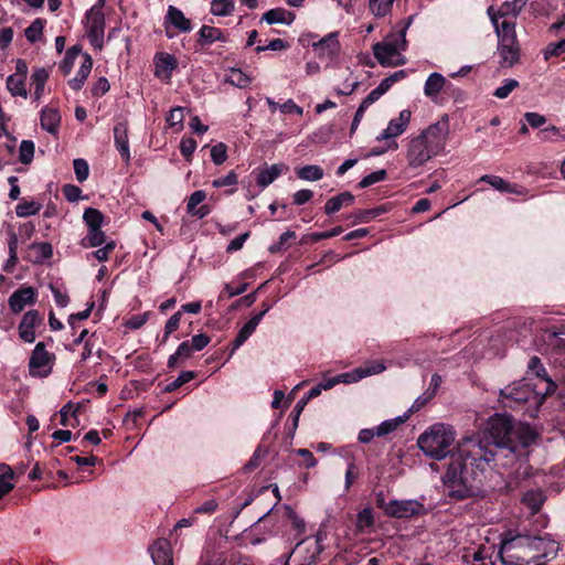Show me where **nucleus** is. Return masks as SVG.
Returning a JSON list of instances; mask_svg holds the SVG:
<instances>
[{
  "label": "nucleus",
  "mask_w": 565,
  "mask_h": 565,
  "mask_svg": "<svg viewBox=\"0 0 565 565\" xmlns=\"http://www.w3.org/2000/svg\"><path fill=\"white\" fill-rule=\"evenodd\" d=\"M491 441L467 437L452 454L451 463L443 476V484L448 494L456 499L473 495L482 476L493 467L497 459H508L503 466L519 461L524 465L525 449L536 439V433L527 424H515L497 415L489 423Z\"/></svg>",
  "instance_id": "obj_1"
},
{
  "label": "nucleus",
  "mask_w": 565,
  "mask_h": 565,
  "mask_svg": "<svg viewBox=\"0 0 565 565\" xmlns=\"http://www.w3.org/2000/svg\"><path fill=\"white\" fill-rule=\"evenodd\" d=\"M449 134V117L448 115H443L436 122L430 124L418 135L408 137L405 153L407 167L416 170L444 152Z\"/></svg>",
  "instance_id": "obj_2"
},
{
  "label": "nucleus",
  "mask_w": 565,
  "mask_h": 565,
  "mask_svg": "<svg viewBox=\"0 0 565 565\" xmlns=\"http://www.w3.org/2000/svg\"><path fill=\"white\" fill-rule=\"evenodd\" d=\"M543 543L544 539L542 537L507 533L501 542V559L507 565H527L532 561L555 554L558 551V544L550 540L547 550L537 554L536 552L541 550Z\"/></svg>",
  "instance_id": "obj_3"
},
{
  "label": "nucleus",
  "mask_w": 565,
  "mask_h": 565,
  "mask_svg": "<svg viewBox=\"0 0 565 565\" xmlns=\"http://www.w3.org/2000/svg\"><path fill=\"white\" fill-rule=\"evenodd\" d=\"M555 384L550 379H543L539 383L532 379H523L513 382L500 391L502 403L505 407L514 408L522 404L530 405L533 415L543 403L546 395L553 393Z\"/></svg>",
  "instance_id": "obj_4"
},
{
  "label": "nucleus",
  "mask_w": 565,
  "mask_h": 565,
  "mask_svg": "<svg viewBox=\"0 0 565 565\" xmlns=\"http://www.w3.org/2000/svg\"><path fill=\"white\" fill-rule=\"evenodd\" d=\"M456 438V433L451 426L437 423L429 426L424 433H422L417 439V446L424 452L425 456L430 457L435 460H443L448 455L452 457V454L457 450L459 444L465 439L462 438L451 451L450 447ZM452 460V458H450ZM451 463V461H449ZM450 466V465H448ZM449 468V467H447ZM448 469H446L447 471Z\"/></svg>",
  "instance_id": "obj_5"
},
{
  "label": "nucleus",
  "mask_w": 565,
  "mask_h": 565,
  "mask_svg": "<svg viewBox=\"0 0 565 565\" xmlns=\"http://www.w3.org/2000/svg\"><path fill=\"white\" fill-rule=\"evenodd\" d=\"M408 24H405L396 32L387 34L383 41L373 45V54L382 66H399L406 63L403 52L406 50V31Z\"/></svg>",
  "instance_id": "obj_6"
},
{
  "label": "nucleus",
  "mask_w": 565,
  "mask_h": 565,
  "mask_svg": "<svg viewBox=\"0 0 565 565\" xmlns=\"http://www.w3.org/2000/svg\"><path fill=\"white\" fill-rule=\"evenodd\" d=\"M515 22L503 20L501 25L494 29L498 38L497 53L501 67H512L520 60V45L516 38Z\"/></svg>",
  "instance_id": "obj_7"
},
{
  "label": "nucleus",
  "mask_w": 565,
  "mask_h": 565,
  "mask_svg": "<svg viewBox=\"0 0 565 565\" xmlns=\"http://www.w3.org/2000/svg\"><path fill=\"white\" fill-rule=\"evenodd\" d=\"M324 537V533L319 531L315 536H308L299 541L295 548L287 555L288 559L296 554L299 559V564L316 565L323 552L322 542Z\"/></svg>",
  "instance_id": "obj_8"
},
{
  "label": "nucleus",
  "mask_w": 565,
  "mask_h": 565,
  "mask_svg": "<svg viewBox=\"0 0 565 565\" xmlns=\"http://www.w3.org/2000/svg\"><path fill=\"white\" fill-rule=\"evenodd\" d=\"M85 34L90 45L102 51L105 43V15L96 10H87L83 21Z\"/></svg>",
  "instance_id": "obj_9"
},
{
  "label": "nucleus",
  "mask_w": 565,
  "mask_h": 565,
  "mask_svg": "<svg viewBox=\"0 0 565 565\" xmlns=\"http://www.w3.org/2000/svg\"><path fill=\"white\" fill-rule=\"evenodd\" d=\"M312 50L327 66H332L337 63L341 52V44L339 41V32H330L317 42L312 43Z\"/></svg>",
  "instance_id": "obj_10"
},
{
  "label": "nucleus",
  "mask_w": 565,
  "mask_h": 565,
  "mask_svg": "<svg viewBox=\"0 0 565 565\" xmlns=\"http://www.w3.org/2000/svg\"><path fill=\"white\" fill-rule=\"evenodd\" d=\"M54 355L45 350L43 342H39L29 361V373L34 377H45L52 372Z\"/></svg>",
  "instance_id": "obj_11"
},
{
  "label": "nucleus",
  "mask_w": 565,
  "mask_h": 565,
  "mask_svg": "<svg viewBox=\"0 0 565 565\" xmlns=\"http://www.w3.org/2000/svg\"><path fill=\"white\" fill-rule=\"evenodd\" d=\"M527 0H511L503 2L498 9L490 6L487 10V14L493 25H501L503 20H511L515 22V18L522 11Z\"/></svg>",
  "instance_id": "obj_12"
},
{
  "label": "nucleus",
  "mask_w": 565,
  "mask_h": 565,
  "mask_svg": "<svg viewBox=\"0 0 565 565\" xmlns=\"http://www.w3.org/2000/svg\"><path fill=\"white\" fill-rule=\"evenodd\" d=\"M423 509V504L417 500H392L384 507L387 515L398 519L417 515Z\"/></svg>",
  "instance_id": "obj_13"
},
{
  "label": "nucleus",
  "mask_w": 565,
  "mask_h": 565,
  "mask_svg": "<svg viewBox=\"0 0 565 565\" xmlns=\"http://www.w3.org/2000/svg\"><path fill=\"white\" fill-rule=\"evenodd\" d=\"M412 111L403 109L396 118H392L386 128L376 137L377 141L395 139L402 136L409 126Z\"/></svg>",
  "instance_id": "obj_14"
},
{
  "label": "nucleus",
  "mask_w": 565,
  "mask_h": 565,
  "mask_svg": "<svg viewBox=\"0 0 565 565\" xmlns=\"http://www.w3.org/2000/svg\"><path fill=\"white\" fill-rule=\"evenodd\" d=\"M154 63V76L169 82L172 76V72L178 66V61L174 55L166 52H159L153 57Z\"/></svg>",
  "instance_id": "obj_15"
},
{
  "label": "nucleus",
  "mask_w": 565,
  "mask_h": 565,
  "mask_svg": "<svg viewBox=\"0 0 565 565\" xmlns=\"http://www.w3.org/2000/svg\"><path fill=\"white\" fill-rule=\"evenodd\" d=\"M36 292L33 287H23L14 291L9 298L10 309L14 313L21 312L28 305H33Z\"/></svg>",
  "instance_id": "obj_16"
},
{
  "label": "nucleus",
  "mask_w": 565,
  "mask_h": 565,
  "mask_svg": "<svg viewBox=\"0 0 565 565\" xmlns=\"http://www.w3.org/2000/svg\"><path fill=\"white\" fill-rule=\"evenodd\" d=\"M40 321H41V319L39 317L38 311H35V310H30L23 316V318L19 324V335L24 342H26V343L34 342V340H35L34 328L38 323H40Z\"/></svg>",
  "instance_id": "obj_17"
},
{
  "label": "nucleus",
  "mask_w": 565,
  "mask_h": 565,
  "mask_svg": "<svg viewBox=\"0 0 565 565\" xmlns=\"http://www.w3.org/2000/svg\"><path fill=\"white\" fill-rule=\"evenodd\" d=\"M150 554L154 565H172V551L166 539L157 540L150 547Z\"/></svg>",
  "instance_id": "obj_18"
},
{
  "label": "nucleus",
  "mask_w": 565,
  "mask_h": 565,
  "mask_svg": "<svg viewBox=\"0 0 565 565\" xmlns=\"http://www.w3.org/2000/svg\"><path fill=\"white\" fill-rule=\"evenodd\" d=\"M288 170L285 163H276L269 167L259 169L256 173V182L263 190L270 185L281 173Z\"/></svg>",
  "instance_id": "obj_19"
},
{
  "label": "nucleus",
  "mask_w": 565,
  "mask_h": 565,
  "mask_svg": "<svg viewBox=\"0 0 565 565\" xmlns=\"http://www.w3.org/2000/svg\"><path fill=\"white\" fill-rule=\"evenodd\" d=\"M446 77L440 73L434 72L425 81L424 94L431 102L436 103L440 92L446 87Z\"/></svg>",
  "instance_id": "obj_20"
},
{
  "label": "nucleus",
  "mask_w": 565,
  "mask_h": 565,
  "mask_svg": "<svg viewBox=\"0 0 565 565\" xmlns=\"http://www.w3.org/2000/svg\"><path fill=\"white\" fill-rule=\"evenodd\" d=\"M115 145L125 161L130 160L129 142L127 126L124 122H119L114 128Z\"/></svg>",
  "instance_id": "obj_21"
},
{
  "label": "nucleus",
  "mask_w": 565,
  "mask_h": 565,
  "mask_svg": "<svg viewBox=\"0 0 565 565\" xmlns=\"http://www.w3.org/2000/svg\"><path fill=\"white\" fill-rule=\"evenodd\" d=\"M295 20V14L284 8H275L265 12L262 21L268 24H286L290 25Z\"/></svg>",
  "instance_id": "obj_22"
},
{
  "label": "nucleus",
  "mask_w": 565,
  "mask_h": 565,
  "mask_svg": "<svg viewBox=\"0 0 565 565\" xmlns=\"http://www.w3.org/2000/svg\"><path fill=\"white\" fill-rule=\"evenodd\" d=\"M41 127L50 134H56L61 122V115L57 109L44 107L40 116Z\"/></svg>",
  "instance_id": "obj_23"
},
{
  "label": "nucleus",
  "mask_w": 565,
  "mask_h": 565,
  "mask_svg": "<svg viewBox=\"0 0 565 565\" xmlns=\"http://www.w3.org/2000/svg\"><path fill=\"white\" fill-rule=\"evenodd\" d=\"M93 67V60L88 54L83 55V62L76 73V76L68 82V85L74 90H79L89 76Z\"/></svg>",
  "instance_id": "obj_24"
},
{
  "label": "nucleus",
  "mask_w": 565,
  "mask_h": 565,
  "mask_svg": "<svg viewBox=\"0 0 565 565\" xmlns=\"http://www.w3.org/2000/svg\"><path fill=\"white\" fill-rule=\"evenodd\" d=\"M206 199V193L202 190L194 191L186 203L188 213L200 218H203L210 213V209L206 205H202L196 209V206L202 203Z\"/></svg>",
  "instance_id": "obj_25"
},
{
  "label": "nucleus",
  "mask_w": 565,
  "mask_h": 565,
  "mask_svg": "<svg viewBox=\"0 0 565 565\" xmlns=\"http://www.w3.org/2000/svg\"><path fill=\"white\" fill-rule=\"evenodd\" d=\"M166 19L180 32H189L192 29L191 21L185 18L180 9L173 6H169Z\"/></svg>",
  "instance_id": "obj_26"
},
{
  "label": "nucleus",
  "mask_w": 565,
  "mask_h": 565,
  "mask_svg": "<svg viewBox=\"0 0 565 565\" xmlns=\"http://www.w3.org/2000/svg\"><path fill=\"white\" fill-rule=\"evenodd\" d=\"M49 78V72L44 67L35 68L31 75V85L34 87L32 98L40 102L44 94L45 83Z\"/></svg>",
  "instance_id": "obj_27"
},
{
  "label": "nucleus",
  "mask_w": 565,
  "mask_h": 565,
  "mask_svg": "<svg viewBox=\"0 0 565 565\" xmlns=\"http://www.w3.org/2000/svg\"><path fill=\"white\" fill-rule=\"evenodd\" d=\"M354 201V196L350 192H342L337 196L329 199L324 204V212L328 215L334 214L343 206H349Z\"/></svg>",
  "instance_id": "obj_28"
},
{
  "label": "nucleus",
  "mask_w": 565,
  "mask_h": 565,
  "mask_svg": "<svg viewBox=\"0 0 565 565\" xmlns=\"http://www.w3.org/2000/svg\"><path fill=\"white\" fill-rule=\"evenodd\" d=\"M6 86L8 92L13 97H22L26 98L29 96L26 89V77L18 76V75H9L7 77Z\"/></svg>",
  "instance_id": "obj_29"
},
{
  "label": "nucleus",
  "mask_w": 565,
  "mask_h": 565,
  "mask_svg": "<svg viewBox=\"0 0 565 565\" xmlns=\"http://www.w3.org/2000/svg\"><path fill=\"white\" fill-rule=\"evenodd\" d=\"M262 321V315L252 317L238 331L234 340V350L238 349L256 330Z\"/></svg>",
  "instance_id": "obj_30"
},
{
  "label": "nucleus",
  "mask_w": 565,
  "mask_h": 565,
  "mask_svg": "<svg viewBox=\"0 0 565 565\" xmlns=\"http://www.w3.org/2000/svg\"><path fill=\"white\" fill-rule=\"evenodd\" d=\"M199 42L203 45H210L214 42L225 41L222 30L215 26L202 25L198 32Z\"/></svg>",
  "instance_id": "obj_31"
},
{
  "label": "nucleus",
  "mask_w": 565,
  "mask_h": 565,
  "mask_svg": "<svg viewBox=\"0 0 565 565\" xmlns=\"http://www.w3.org/2000/svg\"><path fill=\"white\" fill-rule=\"evenodd\" d=\"M297 177L305 181H319L323 178L324 172L320 166L308 164L296 170Z\"/></svg>",
  "instance_id": "obj_32"
},
{
  "label": "nucleus",
  "mask_w": 565,
  "mask_h": 565,
  "mask_svg": "<svg viewBox=\"0 0 565 565\" xmlns=\"http://www.w3.org/2000/svg\"><path fill=\"white\" fill-rule=\"evenodd\" d=\"M545 497L540 490H531L524 493L522 497V503L525 504L532 513H535L540 510L543 504Z\"/></svg>",
  "instance_id": "obj_33"
},
{
  "label": "nucleus",
  "mask_w": 565,
  "mask_h": 565,
  "mask_svg": "<svg viewBox=\"0 0 565 565\" xmlns=\"http://www.w3.org/2000/svg\"><path fill=\"white\" fill-rule=\"evenodd\" d=\"M83 220L87 225L88 230H98L102 228L103 226L104 215L97 209L87 207L84 211Z\"/></svg>",
  "instance_id": "obj_34"
},
{
  "label": "nucleus",
  "mask_w": 565,
  "mask_h": 565,
  "mask_svg": "<svg viewBox=\"0 0 565 565\" xmlns=\"http://www.w3.org/2000/svg\"><path fill=\"white\" fill-rule=\"evenodd\" d=\"M225 82L239 88L247 87L252 78L239 68H231L226 75Z\"/></svg>",
  "instance_id": "obj_35"
},
{
  "label": "nucleus",
  "mask_w": 565,
  "mask_h": 565,
  "mask_svg": "<svg viewBox=\"0 0 565 565\" xmlns=\"http://www.w3.org/2000/svg\"><path fill=\"white\" fill-rule=\"evenodd\" d=\"M18 236L14 232H11L9 235L8 246H9V258L3 265V269L6 271H12L18 263L17 249H18Z\"/></svg>",
  "instance_id": "obj_36"
},
{
  "label": "nucleus",
  "mask_w": 565,
  "mask_h": 565,
  "mask_svg": "<svg viewBox=\"0 0 565 565\" xmlns=\"http://www.w3.org/2000/svg\"><path fill=\"white\" fill-rule=\"evenodd\" d=\"M45 20L35 19L24 31L25 38L30 43H35L41 40Z\"/></svg>",
  "instance_id": "obj_37"
},
{
  "label": "nucleus",
  "mask_w": 565,
  "mask_h": 565,
  "mask_svg": "<svg viewBox=\"0 0 565 565\" xmlns=\"http://www.w3.org/2000/svg\"><path fill=\"white\" fill-rule=\"evenodd\" d=\"M234 11L233 0H213L211 2V13L216 17H226Z\"/></svg>",
  "instance_id": "obj_38"
},
{
  "label": "nucleus",
  "mask_w": 565,
  "mask_h": 565,
  "mask_svg": "<svg viewBox=\"0 0 565 565\" xmlns=\"http://www.w3.org/2000/svg\"><path fill=\"white\" fill-rule=\"evenodd\" d=\"M106 242L105 233L102 228L88 230L87 236L83 239V246L85 247H98Z\"/></svg>",
  "instance_id": "obj_39"
},
{
  "label": "nucleus",
  "mask_w": 565,
  "mask_h": 565,
  "mask_svg": "<svg viewBox=\"0 0 565 565\" xmlns=\"http://www.w3.org/2000/svg\"><path fill=\"white\" fill-rule=\"evenodd\" d=\"M41 210V205L34 201H24L17 205L15 213L19 217L35 215Z\"/></svg>",
  "instance_id": "obj_40"
},
{
  "label": "nucleus",
  "mask_w": 565,
  "mask_h": 565,
  "mask_svg": "<svg viewBox=\"0 0 565 565\" xmlns=\"http://www.w3.org/2000/svg\"><path fill=\"white\" fill-rule=\"evenodd\" d=\"M76 411L77 409H74L73 405L70 403L64 405L60 411L61 425L74 427L78 423Z\"/></svg>",
  "instance_id": "obj_41"
},
{
  "label": "nucleus",
  "mask_w": 565,
  "mask_h": 565,
  "mask_svg": "<svg viewBox=\"0 0 565 565\" xmlns=\"http://www.w3.org/2000/svg\"><path fill=\"white\" fill-rule=\"evenodd\" d=\"M81 50L77 46H72L66 51L64 60L62 61L60 68L64 75H68L74 66V61L78 56Z\"/></svg>",
  "instance_id": "obj_42"
},
{
  "label": "nucleus",
  "mask_w": 565,
  "mask_h": 565,
  "mask_svg": "<svg viewBox=\"0 0 565 565\" xmlns=\"http://www.w3.org/2000/svg\"><path fill=\"white\" fill-rule=\"evenodd\" d=\"M395 0H370V9L377 17L386 15Z\"/></svg>",
  "instance_id": "obj_43"
},
{
  "label": "nucleus",
  "mask_w": 565,
  "mask_h": 565,
  "mask_svg": "<svg viewBox=\"0 0 565 565\" xmlns=\"http://www.w3.org/2000/svg\"><path fill=\"white\" fill-rule=\"evenodd\" d=\"M374 524V518L370 508H364L358 513L356 527L359 531H364L366 527H371Z\"/></svg>",
  "instance_id": "obj_44"
},
{
  "label": "nucleus",
  "mask_w": 565,
  "mask_h": 565,
  "mask_svg": "<svg viewBox=\"0 0 565 565\" xmlns=\"http://www.w3.org/2000/svg\"><path fill=\"white\" fill-rule=\"evenodd\" d=\"M519 86V82L513 78H508L503 81V84L499 86L493 95L497 98L504 99L507 98L513 89H515Z\"/></svg>",
  "instance_id": "obj_45"
},
{
  "label": "nucleus",
  "mask_w": 565,
  "mask_h": 565,
  "mask_svg": "<svg viewBox=\"0 0 565 565\" xmlns=\"http://www.w3.org/2000/svg\"><path fill=\"white\" fill-rule=\"evenodd\" d=\"M211 159L212 161L220 166L224 163L227 159V147L223 142H218L211 148Z\"/></svg>",
  "instance_id": "obj_46"
},
{
  "label": "nucleus",
  "mask_w": 565,
  "mask_h": 565,
  "mask_svg": "<svg viewBox=\"0 0 565 565\" xmlns=\"http://www.w3.org/2000/svg\"><path fill=\"white\" fill-rule=\"evenodd\" d=\"M20 161L28 164L34 157V143L31 140H23L20 145Z\"/></svg>",
  "instance_id": "obj_47"
},
{
  "label": "nucleus",
  "mask_w": 565,
  "mask_h": 565,
  "mask_svg": "<svg viewBox=\"0 0 565 565\" xmlns=\"http://www.w3.org/2000/svg\"><path fill=\"white\" fill-rule=\"evenodd\" d=\"M74 172L78 182L87 180L89 174L88 163L84 159H75L73 162Z\"/></svg>",
  "instance_id": "obj_48"
},
{
  "label": "nucleus",
  "mask_w": 565,
  "mask_h": 565,
  "mask_svg": "<svg viewBox=\"0 0 565 565\" xmlns=\"http://www.w3.org/2000/svg\"><path fill=\"white\" fill-rule=\"evenodd\" d=\"M194 377H195V373L193 371H184V372L180 373L179 376L174 381H172L171 383H169L167 385L166 391L172 392V391L179 388L180 386H182L183 384L190 382Z\"/></svg>",
  "instance_id": "obj_49"
},
{
  "label": "nucleus",
  "mask_w": 565,
  "mask_h": 565,
  "mask_svg": "<svg viewBox=\"0 0 565 565\" xmlns=\"http://www.w3.org/2000/svg\"><path fill=\"white\" fill-rule=\"evenodd\" d=\"M529 369L531 372H533L536 377L533 380V382L539 383L543 379H548L546 376V371L543 364L541 363V360L536 356L532 358L529 362Z\"/></svg>",
  "instance_id": "obj_50"
},
{
  "label": "nucleus",
  "mask_w": 565,
  "mask_h": 565,
  "mask_svg": "<svg viewBox=\"0 0 565 565\" xmlns=\"http://www.w3.org/2000/svg\"><path fill=\"white\" fill-rule=\"evenodd\" d=\"M540 136L544 141L565 140V134H562L561 129L556 126H550L541 130Z\"/></svg>",
  "instance_id": "obj_51"
},
{
  "label": "nucleus",
  "mask_w": 565,
  "mask_h": 565,
  "mask_svg": "<svg viewBox=\"0 0 565 565\" xmlns=\"http://www.w3.org/2000/svg\"><path fill=\"white\" fill-rule=\"evenodd\" d=\"M386 178V171L385 170H377L374 171L367 175H365L359 183V186L364 189L372 184H375L377 182L383 181Z\"/></svg>",
  "instance_id": "obj_52"
},
{
  "label": "nucleus",
  "mask_w": 565,
  "mask_h": 565,
  "mask_svg": "<svg viewBox=\"0 0 565 565\" xmlns=\"http://www.w3.org/2000/svg\"><path fill=\"white\" fill-rule=\"evenodd\" d=\"M285 511H286L287 518L290 520V522L292 524V527L295 530H297L300 534L303 533L305 532V527H306L303 519H301L296 513V511L291 507H289V505L285 507Z\"/></svg>",
  "instance_id": "obj_53"
},
{
  "label": "nucleus",
  "mask_w": 565,
  "mask_h": 565,
  "mask_svg": "<svg viewBox=\"0 0 565 565\" xmlns=\"http://www.w3.org/2000/svg\"><path fill=\"white\" fill-rule=\"evenodd\" d=\"M480 181L487 182L488 184H490L492 188H494L495 190H498L500 192H504V190H509L508 181H505L504 179H502L501 177H498V175L484 174L480 178Z\"/></svg>",
  "instance_id": "obj_54"
},
{
  "label": "nucleus",
  "mask_w": 565,
  "mask_h": 565,
  "mask_svg": "<svg viewBox=\"0 0 565 565\" xmlns=\"http://www.w3.org/2000/svg\"><path fill=\"white\" fill-rule=\"evenodd\" d=\"M247 287H248V284L245 281L239 282L237 286H234L233 282L225 284L224 290L221 294V298H223L225 295L227 296V298L238 296V295L245 292Z\"/></svg>",
  "instance_id": "obj_55"
},
{
  "label": "nucleus",
  "mask_w": 565,
  "mask_h": 565,
  "mask_svg": "<svg viewBox=\"0 0 565 565\" xmlns=\"http://www.w3.org/2000/svg\"><path fill=\"white\" fill-rule=\"evenodd\" d=\"M149 319V312L134 315L125 321V327L131 330L140 329Z\"/></svg>",
  "instance_id": "obj_56"
},
{
  "label": "nucleus",
  "mask_w": 565,
  "mask_h": 565,
  "mask_svg": "<svg viewBox=\"0 0 565 565\" xmlns=\"http://www.w3.org/2000/svg\"><path fill=\"white\" fill-rule=\"evenodd\" d=\"M184 119V108L175 107L170 110L169 116L167 117V121L171 127H182V122Z\"/></svg>",
  "instance_id": "obj_57"
},
{
  "label": "nucleus",
  "mask_w": 565,
  "mask_h": 565,
  "mask_svg": "<svg viewBox=\"0 0 565 565\" xmlns=\"http://www.w3.org/2000/svg\"><path fill=\"white\" fill-rule=\"evenodd\" d=\"M238 178L234 171H230L226 175L212 181L214 188L232 186L237 184Z\"/></svg>",
  "instance_id": "obj_58"
},
{
  "label": "nucleus",
  "mask_w": 565,
  "mask_h": 565,
  "mask_svg": "<svg viewBox=\"0 0 565 565\" xmlns=\"http://www.w3.org/2000/svg\"><path fill=\"white\" fill-rule=\"evenodd\" d=\"M181 316V311H178L168 319L164 326L163 341H167L168 337L179 328Z\"/></svg>",
  "instance_id": "obj_59"
},
{
  "label": "nucleus",
  "mask_w": 565,
  "mask_h": 565,
  "mask_svg": "<svg viewBox=\"0 0 565 565\" xmlns=\"http://www.w3.org/2000/svg\"><path fill=\"white\" fill-rule=\"evenodd\" d=\"M359 369L362 370V375L364 379L370 375L382 373L383 371H385L386 366L382 361H375L364 366H360Z\"/></svg>",
  "instance_id": "obj_60"
},
{
  "label": "nucleus",
  "mask_w": 565,
  "mask_h": 565,
  "mask_svg": "<svg viewBox=\"0 0 565 565\" xmlns=\"http://www.w3.org/2000/svg\"><path fill=\"white\" fill-rule=\"evenodd\" d=\"M116 243L114 241L105 243L102 248L96 249L92 255L99 262H106L109 258V254L115 249Z\"/></svg>",
  "instance_id": "obj_61"
},
{
  "label": "nucleus",
  "mask_w": 565,
  "mask_h": 565,
  "mask_svg": "<svg viewBox=\"0 0 565 565\" xmlns=\"http://www.w3.org/2000/svg\"><path fill=\"white\" fill-rule=\"evenodd\" d=\"M486 558L484 548L466 550L462 554L463 562L470 564L473 562H482Z\"/></svg>",
  "instance_id": "obj_62"
},
{
  "label": "nucleus",
  "mask_w": 565,
  "mask_h": 565,
  "mask_svg": "<svg viewBox=\"0 0 565 565\" xmlns=\"http://www.w3.org/2000/svg\"><path fill=\"white\" fill-rule=\"evenodd\" d=\"M401 422H402L401 419H390V420L382 422L375 428L376 436L381 437V436H385V435L392 433L393 430L396 429L398 423H401Z\"/></svg>",
  "instance_id": "obj_63"
},
{
  "label": "nucleus",
  "mask_w": 565,
  "mask_h": 565,
  "mask_svg": "<svg viewBox=\"0 0 565 565\" xmlns=\"http://www.w3.org/2000/svg\"><path fill=\"white\" fill-rule=\"evenodd\" d=\"M200 565H225V557L222 553H207L202 556Z\"/></svg>",
  "instance_id": "obj_64"
}]
</instances>
